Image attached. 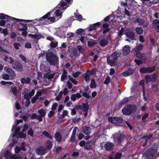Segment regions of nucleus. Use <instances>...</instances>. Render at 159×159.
I'll return each mask as SVG.
<instances>
[{"mask_svg": "<svg viewBox=\"0 0 159 159\" xmlns=\"http://www.w3.org/2000/svg\"><path fill=\"white\" fill-rule=\"evenodd\" d=\"M73 0H61L57 6L56 10L55 13V16L59 20L62 16V13L64 11L72 2Z\"/></svg>", "mask_w": 159, "mask_h": 159, "instance_id": "20e7f679", "label": "nucleus"}, {"mask_svg": "<svg viewBox=\"0 0 159 159\" xmlns=\"http://www.w3.org/2000/svg\"><path fill=\"white\" fill-rule=\"evenodd\" d=\"M89 71V70H88L87 73H84L83 74V76L85 78V80L86 82H88L90 80V75L88 73V71Z\"/></svg>", "mask_w": 159, "mask_h": 159, "instance_id": "4c0bfd02", "label": "nucleus"}, {"mask_svg": "<svg viewBox=\"0 0 159 159\" xmlns=\"http://www.w3.org/2000/svg\"><path fill=\"white\" fill-rule=\"evenodd\" d=\"M4 60L5 61H7L10 64H12L14 62L11 57H8L7 56L5 57Z\"/></svg>", "mask_w": 159, "mask_h": 159, "instance_id": "c9c22d12", "label": "nucleus"}, {"mask_svg": "<svg viewBox=\"0 0 159 159\" xmlns=\"http://www.w3.org/2000/svg\"><path fill=\"white\" fill-rule=\"evenodd\" d=\"M110 81V78L109 76L107 77L105 80L104 84H107L109 83Z\"/></svg>", "mask_w": 159, "mask_h": 159, "instance_id": "338daca9", "label": "nucleus"}, {"mask_svg": "<svg viewBox=\"0 0 159 159\" xmlns=\"http://www.w3.org/2000/svg\"><path fill=\"white\" fill-rule=\"evenodd\" d=\"M11 91L12 93L15 96H16L17 91L16 87H13L12 86L11 87Z\"/></svg>", "mask_w": 159, "mask_h": 159, "instance_id": "79ce46f5", "label": "nucleus"}, {"mask_svg": "<svg viewBox=\"0 0 159 159\" xmlns=\"http://www.w3.org/2000/svg\"><path fill=\"white\" fill-rule=\"evenodd\" d=\"M93 144V141H89L86 143L85 145V148L87 150H89L92 147Z\"/></svg>", "mask_w": 159, "mask_h": 159, "instance_id": "393cba45", "label": "nucleus"}, {"mask_svg": "<svg viewBox=\"0 0 159 159\" xmlns=\"http://www.w3.org/2000/svg\"><path fill=\"white\" fill-rule=\"evenodd\" d=\"M155 70V67L153 66L152 67H147L148 73L152 72L154 71Z\"/></svg>", "mask_w": 159, "mask_h": 159, "instance_id": "5fc2aeb1", "label": "nucleus"}, {"mask_svg": "<svg viewBox=\"0 0 159 159\" xmlns=\"http://www.w3.org/2000/svg\"><path fill=\"white\" fill-rule=\"evenodd\" d=\"M82 132L86 135H89L91 133V128L88 127L84 126L82 129Z\"/></svg>", "mask_w": 159, "mask_h": 159, "instance_id": "c756f323", "label": "nucleus"}, {"mask_svg": "<svg viewBox=\"0 0 159 159\" xmlns=\"http://www.w3.org/2000/svg\"><path fill=\"white\" fill-rule=\"evenodd\" d=\"M68 78L69 79V80L71 81L74 84L76 85L77 84V82L72 78L70 75L68 76Z\"/></svg>", "mask_w": 159, "mask_h": 159, "instance_id": "bf43d9fd", "label": "nucleus"}, {"mask_svg": "<svg viewBox=\"0 0 159 159\" xmlns=\"http://www.w3.org/2000/svg\"><path fill=\"white\" fill-rule=\"evenodd\" d=\"M83 108L84 111H88L89 107L88 105L86 104H84L83 105Z\"/></svg>", "mask_w": 159, "mask_h": 159, "instance_id": "680f3d73", "label": "nucleus"}, {"mask_svg": "<svg viewBox=\"0 0 159 159\" xmlns=\"http://www.w3.org/2000/svg\"><path fill=\"white\" fill-rule=\"evenodd\" d=\"M55 11L53 12V11L48 12L40 18L32 20L31 22H32L33 25H39V22L42 25H48L58 20L57 18L55 16Z\"/></svg>", "mask_w": 159, "mask_h": 159, "instance_id": "f03ea898", "label": "nucleus"}, {"mask_svg": "<svg viewBox=\"0 0 159 159\" xmlns=\"http://www.w3.org/2000/svg\"><path fill=\"white\" fill-rule=\"evenodd\" d=\"M81 97V94L79 93H77L76 94H73L71 96L70 99L72 101H75L77 98L78 99Z\"/></svg>", "mask_w": 159, "mask_h": 159, "instance_id": "cd10ccee", "label": "nucleus"}, {"mask_svg": "<svg viewBox=\"0 0 159 159\" xmlns=\"http://www.w3.org/2000/svg\"><path fill=\"white\" fill-rule=\"evenodd\" d=\"M139 84L140 85L142 86L143 89V95L144 96V98L145 100H146V98L145 97V91L144 89V80H142L139 82Z\"/></svg>", "mask_w": 159, "mask_h": 159, "instance_id": "ea45409f", "label": "nucleus"}, {"mask_svg": "<svg viewBox=\"0 0 159 159\" xmlns=\"http://www.w3.org/2000/svg\"><path fill=\"white\" fill-rule=\"evenodd\" d=\"M0 19H8L10 20H12V17L3 13H0ZM8 22V20L6 21L4 20H0V26H4L5 27L10 28L12 26V24L11 23H7Z\"/></svg>", "mask_w": 159, "mask_h": 159, "instance_id": "423d86ee", "label": "nucleus"}, {"mask_svg": "<svg viewBox=\"0 0 159 159\" xmlns=\"http://www.w3.org/2000/svg\"><path fill=\"white\" fill-rule=\"evenodd\" d=\"M100 25V22H98L93 25H90L89 27V30L90 31L94 30L97 26H98Z\"/></svg>", "mask_w": 159, "mask_h": 159, "instance_id": "c85d7f7f", "label": "nucleus"}, {"mask_svg": "<svg viewBox=\"0 0 159 159\" xmlns=\"http://www.w3.org/2000/svg\"><path fill=\"white\" fill-rule=\"evenodd\" d=\"M40 68L41 71L43 72H47V73H49L50 72L49 67L42 64H41Z\"/></svg>", "mask_w": 159, "mask_h": 159, "instance_id": "bb28decb", "label": "nucleus"}, {"mask_svg": "<svg viewBox=\"0 0 159 159\" xmlns=\"http://www.w3.org/2000/svg\"><path fill=\"white\" fill-rule=\"evenodd\" d=\"M75 16L76 20L79 21H81L82 20V16L81 15L79 14H75Z\"/></svg>", "mask_w": 159, "mask_h": 159, "instance_id": "603ef678", "label": "nucleus"}, {"mask_svg": "<svg viewBox=\"0 0 159 159\" xmlns=\"http://www.w3.org/2000/svg\"><path fill=\"white\" fill-rule=\"evenodd\" d=\"M122 154L120 153H116L115 156V159H120L121 157Z\"/></svg>", "mask_w": 159, "mask_h": 159, "instance_id": "774afa93", "label": "nucleus"}, {"mask_svg": "<svg viewBox=\"0 0 159 159\" xmlns=\"http://www.w3.org/2000/svg\"><path fill=\"white\" fill-rule=\"evenodd\" d=\"M4 156L6 159H22L20 156L12 154L10 150L6 151Z\"/></svg>", "mask_w": 159, "mask_h": 159, "instance_id": "9d476101", "label": "nucleus"}, {"mask_svg": "<svg viewBox=\"0 0 159 159\" xmlns=\"http://www.w3.org/2000/svg\"><path fill=\"white\" fill-rule=\"evenodd\" d=\"M27 27L26 25H24L23 26V27L21 28H19L18 30L20 31H26L27 30Z\"/></svg>", "mask_w": 159, "mask_h": 159, "instance_id": "e2e57ef3", "label": "nucleus"}, {"mask_svg": "<svg viewBox=\"0 0 159 159\" xmlns=\"http://www.w3.org/2000/svg\"><path fill=\"white\" fill-rule=\"evenodd\" d=\"M62 94L63 93L62 91L60 92L57 97L56 98V99L57 101H59L61 99Z\"/></svg>", "mask_w": 159, "mask_h": 159, "instance_id": "8fccbe9b", "label": "nucleus"}, {"mask_svg": "<svg viewBox=\"0 0 159 159\" xmlns=\"http://www.w3.org/2000/svg\"><path fill=\"white\" fill-rule=\"evenodd\" d=\"M4 70L10 75L11 80L13 79L16 76V74L14 71L11 68L9 67L5 66L4 68Z\"/></svg>", "mask_w": 159, "mask_h": 159, "instance_id": "f3484780", "label": "nucleus"}, {"mask_svg": "<svg viewBox=\"0 0 159 159\" xmlns=\"http://www.w3.org/2000/svg\"><path fill=\"white\" fill-rule=\"evenodd\" d=\"M66 78V72H64L62 75L61 76V80L62 81H64Z\"/></svg>", "mask_w": 159, "mask_h": 159, "instance_id": "69168bd1", "label": "nucleus"}, {"mask_svg": "<svg viewBox=\"0 0 159 159\" xmlns=\"http://www.w3.org/2000/svg\"><path fill=\"white\" fill-rule=\"evenodd\" d=\"M123 49V53L125 55H128L130 52V47L128 45L124 46Z\"/></svg>", "mask_w": 159, "mask_h": 159, "instance_id": "a878e982", "label": "nucleus"}, {"mask_svg": "<svg viewBox=\"0 0 159 159\" xmlns=\"http://www.w3.org/2000/svg\"><path fill=\"white\" fill-rule=\"evenodd\" d=\"M136 22L139 25H143L144 23V20L143 19H138L136 20Z\"/></svg>", "mask_w": 159, "mask_h": 159, "instance_id": "052dcab7", "label": "nucleus"}, {"mask_svg": "<svg viewBox=\"0 0 159 159\" xmlns=\"http://www.w3.org/2000/svg\"><path fill=\"white\" fill-rule=\"evenodd\" d=\"M77 48L78 50L80 53H81L82 54H84L85 52V51L83 49V48L81 46H78Z\"/></svg>", "mask_w": 159, "mask_h": 159, "instance_id": "6e6d98bb", "label": "nucleus"}, {"mask_svg": "<svg viewBox=\"0 0 159 159\" xmlns=\"http://www.w3.org/2000/svg\"><path fill=\"white\" fill-rule=\"evenodd\" d=\"M77 129V128L76 127H75L74 128L72 131V135L70 137V142H72V143L74 142H75V136L76 134Z\"/></svg>", "mask_w": 159, "mask_h": 159, "instance_id": "5701e85b", "label": "nucleus"}, {"mask_svg": "<svg viewBox=\"0 0 159 159\" xmlns=\"http://www.w3.org/2000/svg\"><path fill=\"white\" fill-rule=\"evenodd\" d=\"M67 27L61 26L55 29L56 32L55 34L60 38L66 37L65 33L67 30Z\"/></svg>", "mask_w": 159, "mask_h": 159, "instance_id": "1a4fd4ad", "label": "nucleus"}, {"mask_svg": "<svg viewBox=\"0 0 159 159\" xmlns=\"http://www.w3.org/2000/svg\"><path fill=\"white\" fill-rule=\"evenodd\" d=\"M22 122L23 120H16L15 122L14 125L12 126L11 129L12 135L10 136V138L12 139L13 144L17 142L18 138H25L26 137L25 134L20 132L22 126L21 127L17 126V125Z\"/></svg>", "mask_w": 159, "mask_h": 159, "instance_id": "7ed1b4c3", "label": "nucleus"}, {"mask_svg": "<svg viewBox=\"0 0 159 159\" xmlns=\"http://www.w3.org/2000/svg\"><path fill=\"white\" fill-rule=\"evenodd\" d=\"M44 91V90L43 89L42 90H39L37 92L36 96H37L38 97L41 95L42 93H43Z\"/></svg>", "mask_w": 159, "mask_h": 159, "instance_id": "864d4df0", "label": "nucleus"}, {"mask_svg": "<svg viewBox=\"0 0 159 159\" xmlns=\"http://www.w3.org/2000/svg\"><path fill=\"white\" fill-rule=\"evenodd\" d=\"M36 152L38 154L43 155L47 152V150L45 148H44L43 146H40L37 149Z\"/></svg>", "mask_w": 159, "mask_h": 159, "instance_id": "6ab92c4d", "label": "nucleus"}, {"mask_svg": "<svg viewBox=\"0 0 159 159\" xmlns=\"http://www.w3.org/2000/svg\"><path fill=\"white\" fill-rule=\"evenodd\" d=\"M133 73L132 71L128 70L124 72L123 73V75L125 77L129 76L132 74Z\"/></svg>", "mask_w": 159, "mask_h": 159, "instance_id": "37998d69", "label": "nucleus"}, {"mask_svg": "<svg viewBox=\"0 0 159 159\" xmlns=\"http://www.w3.org/2000/svg\"><path fill=\"white\" fill-rule=\"evenodd\" d=\"M145 81L146 83L152 82L151 78L150 75H147L145 76Z\"/></svg>", "mask_w": 159, "mask_h": 159, "instance_id": "13d9d810", "label": "nucleus"}, {"mask_svg": "<svg viewBox=\"0 0 159 159\" xmlns=\"http://www.w3.org/2000/svg\"><path fill=\"white\" fill-rule=\"evenodd\" d=\"M111 138L114 139V142H116L119 143H120L123 138V136L120 134L116 133L113 134Z\"/></svg>", "mask_w": 159, "mask_h": 159, "instance_id": "dca6fc26", "label": "nucleus"}, {"mask_svg": "<svg viewBox=\"0 0 159 159\" xmlns=\"http://www.w3.org/2000/svg\"><path fill=\"white\" fill-rule=\"evenodd\" d=\"M143 45L141 44H140L137 45L135 48V51L136 52H138L139 51H141L143 48Z\"/></svg>", "mask_w": 159, "mask_h": 159, "instance_id": "a19ab883", "label": "nucleus"}, {"mask_svg": "<svg viewBox=\"0 0 159 159\" xmlns=\"http://www.w3.org/2000/svg\"><path fill=\"white\" fill-rule=\"evenodd\" d=\"M42 134L44 135L45 136H46L47 137L49 138L50 139H52V137L50 134L47 131H43L42 132Z\"/></svg>", "mask_w": 159, "mask_h": 159, "instance_id": "a18cd8bd", "label": "nucleus"}, {"mask_svg": "<svg viewBox=\"0 0 159 159\" xmlns=\"http://www.w3.org/2000/svg\"><path fill=\"white\" fill-rule=\"evenodd\" d=\"M119 54L118 53L114 52L110 57L109 58H107L108 63L111 66L115 65L116 61L117 60Z\"/></svg>", "mask_w": 159, "mask_h": 159, "instance_id": "9b49d317", "label": "nucleus"}, {"mask_svg": "<svg viewBox=\"0 0 159 159\" xmlns=\"http://www.w3.org/2000/svg\"><path fill=\"white\" fill-rule=\"evenodd\" d=\"M125 35L127 37L129 38L131 40H135V39H134V34L131 30H129L127 31Z\"/></svg>", "mask_w": 159, "mask_h": 159, "instance_id": "4be33fe9", "label": "nucleus"}, {"mask_svg": "<svg viewBox=\"0 0 159 159\" xmlns=\"http://www.w3.org/2000/svg\"><path fill=\"white\" fill-rule=\"evenodd\" d=\"M108 120L109 122L114 124H121L122 122V120L121 118L117 117H109Z\"/></svg>", "mask_w": 159, "mask_h": 159, "instance_id": "2eb2a0df", "label": "nucleus"}, {"mask_svg": "<svg viewBox=\"0 0 159 159\" xmlns=\"http://www.w3.org/2000/svg\"><path fill=\"white\" fill-rule=\"evenodd\" d=\"M21 81L23 84H28L30 81V79L28 77L26 78H23L21 80Z\"/></svg>", "mask_w": 159, "mask_h": 159, "instance_id": "473e14b6", "label": "nucleus"}, {"mask_svg": "<svg viewBox=\"0 0 159 159\" xmlns=\"http://www.w3.org/2000/svg\"><path fill=\"white\" fill-rule=\"evenodd\" d=\"M46 59L47 61L52 65L55 66L58 64V57L51 51L48 52L47 53Z\"/></svg>", "mask_w": 159, "mask_h": 159, "instance_id": "0eeeda50", "label": "nucleus"}, {"mask_svg": "<svg viewBox=\"0 0 159 159\" xmlns=\"http://www.w3.org/2000/svg\"><path fill=\"white\" fill-rule=\"evenodd\" d=\"M87 40V37L85 36H81L80 38V41L83 44H85L86 43V42Z\"/></svg>", "mask_w": 159, "mask_h": 159, "instance_id": "09e8293b", "label": "nucleus"}, {"mask_svg": "<svg viewBox=\"0 0 159 159\" xmlns=\"http://www.w3.org/2000/svg\"><path fill=\"white\" fill-rule=\"evenodd\" d=\"M155 154V152L150 151V149H148L146 152L145 156L148 158L151 159Z\"/></svg>", "mask_w": 159, "mask_h": 159, "instance_id": "b1692460", "label": "nucleus"}, {"mask_svg": "<svg viewBox=\"0 0 159 159\" xmlns=\"http://www.w3.org/2000/svg\"><path fill=\"white\" fill-rule=\"evenodd\" d=\"M57 42L56 41L54 40V41H52L50 43V45L52 48H55L57 46Z\"/></svg>", "mask_w": 159, "mask_h": 159, "instance_id": "49530a36", "label": "nucleus"}, {"mask_svg": "<svg viewBox=\"0 0 159 159\" xmlns=\"http://www.w3.org/2000/svg\"><path fill=\"white\" fill-rule=\"evenodd\" d=\"M38 113L39 114L37 118L38 120L41 122L42 120V118L44 117L46 115V113L45 110L43 109H40L38 111Z\"/></svg>", "mask_w": 159, "mask_h": 159, "instance_id": "a211bd4d", "label": "nucleus"}, {"mask_svg": "<svg viewBox=\"0 0 159 159\" xmlns=\"http://www.w3.org/2000/svg\"><path fill=\"white\" fill-rule=\"evenodd\" d=\"M29 124H25L23 127V129L22 130V131L23 132H24L25 131H26L28 129L29 127Z\"/></svg>", "mask_w": 159, "mask_h": 159, "instance_id": "0e129e2a", "label": "nucleus"}, {"mask_svg": "<svg viewBox=\"0 0 159 159\" xmlns=\"http://www.w3.org/2000/svg\"><path fill=\"white\" fill-rule=\"evenodd\" d=\"M136 107L134 105H127L122 109V112L124 114L128 115L135 111Z\"/></svg>", "mask_w": 159, "mask_h": 159, "instance_id": "6e6552de", "label": "nucleus"}, {"mask_svg": "<svg viewBox=\"0 0 159 159\" xmlns=\"http://www.w3.org/2000/svg\"><path fill=\"white\" fill-rule=\"evenodd\" d=\"M115 15L113 14L110 15L106 17L102 21L100 22L102 24V30L103 31V34H105L109 32L110 29L109 28V25L107 23L108 20L111 19V20H113V18H115V17L114 16Z\"/></svg>", "mask_w": 159, "mask_h": 159, "instance_id": "39448f33", "label": "nucleus"}, {"mask_svg": "<svg viewBox=\"0 0 159 159\" xmlns=\"http://www.w3.org/2000/svg\"><path fill=\"white\" fill-rule=\"evenodd\" d=\"M121 4L123 6H126V7H125V11L121 16L119 17H118L120 18L125 17L129 19L132 13L137 11L138 9V7H140L134 1H130L129 0H126V2H122Z\"/></svg>", "mask_w": 159, "mask_h": 159, "instance_id": "f257e3e1", "label": "nucleus"}, {"mask_svg": "<svg viewBox=\"0 0 159 159\" xmlns=\"http://www.w3.org/2000/svg\"><path fill=\"white\" fill-rule=\"evenodd\" d=\"M135 31L139 34H141L143 32V29L142 28H137L135 29Z\"/></svg>", "mask_w": 159, "mask_h": 159, "instance_id": "3c124183", "label": "nucleus"}, {"mask_svg": "<svg viewBox=\"0 0 159 159\" xmlns=\"http://www.w3.org/2000/svg\"><path fill=\"white\" fill-rule=\"evenodd\" d=\"M55 138L58 142H60L61 141V137L60 133H56L55 135Z\"/></svg>", "mask_w": 159, "mask_h": 159, "instance_id": "58836bf2", "label": "nucleus"}, {"mask_svg": "<svg viewBox=\"0 0 159 159\" xmlns=\"http://www.w3.org/2000/svg\"><path fill=\"white\" fill-rule=\"evenodd\" d=\"M14 19V21L18 25H21L22 26L26 25V23H30L32 20H26L21 19H19L12 17V20Z\"/></svg>", "mask_w": 159, "mask_h": 159, "instance_id": "ddd939ff", "label": "nucleus"}, {"mask_svg": "<svg viewBox=\"0 0 159 159\" xmlns=\"http://www.w3.org/2000/svg\"><path fill=\"white\" fill-rule=\"evenodd\" d=\"M45 146L46 149H50L52 148V143L49 141H47L45 143Z\"/></svg>", "mask_w": 159, "mask_h": 159, "instance_id": "e433bc0d", "label": "nucleus"}, {"mask_svg": "<svg viewBox=\"0 0 159 159\" xmlns=\"http://www.w3.org/2000/svg\"><path fill=\"white\" fill-rule=\"evenodd\" d=\"M28 35L29 37L34 39L36 42H37L39 39L40 38V35H39L29 34Z\"/></svg>", "mask_w": 159, "mask_h": 159, "instance_id": "f704fd0d", "label": "nucleus"}, {"mask_svg": "<svg viewBox=\"0 0 159 159\" xmlns=\"http://www.w3.org/2000/svg\"><path fill=\"white\" fill-rule=\"evenodd\" d=\"M97 43L96 41L94 40H91L88 42V46L89 47H92L95 45Z\"/></svg>", "mask_w": 159, "mask_h": 159, "instance_id": "72a5a7b5", "label": "nucleus"}, {"mask_svg": "<svg viewBox=\"0 0 159 159\" xmlns=\"http://www.w3.org/2000/svg\"><path fill=\"white\" fill-rule=\"evenodd\" d=\"M90 86L91 88H94L96 87V84L94 80H92Z\"/></svg>", "mask_w": 159, "mask_h": 159, "instance_id": "de8ad7c7", "label": "nucleus"}, {"mask_svg": "<svg viewBox=\"0 0 159 159\" xmlns=\"http://www.w3.org/2000/svg\"><path fill=\"white\" fill-rule=\"evenodd\" d=\"M76 33L80 35H83L84 34L85 31L84 30L80 28L77 30L76 31Z\"/></svg>", "mask_w": 159, "mask_h": 159, "instance_id": "c03bdc74", "label": "nucleus"}, {"mask_svg": "<svg viewBox=\"0 0 159 159\" xmlns=\"http://www.w3.org/2000/svg\"><path fill=\"white\" fill-rule=\"evenodd\" d=\"M113 143L110 142H107L104 145L105 149L108 151L112 150L113 148Z\"/></svg>", "mask_w": 159, "mask_h": 159, "instance_id": "412c9836", "label": "nucleus"}, {"mask_svg": "<svg viewBox=\"0 0 159 159\" xmlns=\"http://www.w3.org/2000/svg\"><path fill=\"white\" fill-rule=\"evenodd\" d=\"M34 90L33 89L32 91L29 93L25 94L24 96V97L26 99H29L34 94Z\"/></svg>", "mask_w": 159, "mask_h": 159, "instance_id": "7c9ffc66", "label": "nucleus"}, {"mask_svg": "<svg viewBox=\"0 0 159 159\" xmlns=\"http://www.w3.org/2000/svg\"><path fill=\"white\" fill-rule=\"evenodd\" d=\"M110 39L109 37L104 38L100 41V44L101 46L103 47L106 46Z\"/></svg>", "mask_w": 159, "mask_h": 159, "instance_id": "aec40b11", "label": "nucleus"}, {"mask_svg": "<svg viewBox=\"0 0 159 159\" xmlns=\"http://www.w3.org/2000/svg\"><path fill=\"white\" fill-rule=\"evenodd\" d=\"M142 2L143 7L147 6L150 7L152 4H154L158 3L159 0H140Z\"/></svg>", "mask_w": 159, "mask_h": 159, "instance_id": "f8f14e48", "label": "nucleus"}, {"mask_svg": "<svg viewBox=\"0 0 159 159\" xmlns=\"http://www.w3.org/2000/svg\"><path fill=\"white\" fill-rule=\"evenodd\" d=\"M12 67L13 69L17 70L18 71L20 72L22 71L23 70L22 64L17 61H14L12 64Z\"/></svg>", "mask_w": 159, "mask_h": 159, "instance_id": "4468645a", "label": "nucleus"}, {"mask_svg": "<svg viewBox=\"0 0 159 159\" xmlns=\"http://www.w3.org/2000/svg\"><path fill=\"white\" fill-rule=\"evenodd\" d=\"M136 56L138 58L143 60L146 58V55L143 53L138 52L136 53Z\"/></svg>", "mask_w": 159, "mask_h": 159, "instance_id": "2f4dec72", "label": "nucleus"}, {"mask_svg": "<svg viewBox=\"0 0 159 159\" xmlns=\"http://www.w3.org/2000/svg\"><path fill=\"white\" fill-rule=\"evenodd\" d=\"M147 70V67H143L140 69V71L141 73H148Z\"/></svg>", "mask_w": 159, "mask_h": 159, "instance_id": "4d7b16f0", "label": "nucleus"}]
</instances>
